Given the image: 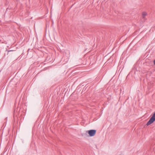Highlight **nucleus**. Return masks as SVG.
Returning <instances> with one entry per match:
<instances>
[{
    "instance_id": "f257e3e1",
    "label": "nucleus",
    "mask_w": 155,
    "mask_h": 155,
    "mask_svg": "<svg viewBox=\"0 0 155 155\" xmlns=\"http://www.w3.org/2000/svg\"><path fill=\"white\" fill-rule=\"evenodd\" d=\"M155 121V113H154L153 116L150 118L149 121L147 122V125H149L153 123Z\"/></svg>"
},
{
    "instance_id": "f03ea898",
    "label": "nucleus",
    "mask_w": 155,
    "mask_h": 155,
    "mask_svg": "<svg viewBox=\"0 0 155 155\" xmlns=\"http://www.w3.org/2000/svg\"><path fill=\"white\" fill-rule=\"evenodd\" d=\"M88 134L90 136L92 137L95 135L96 130H90L88 131Z\"/></svg>"
},
{
    "instance_id": "7ed1b4c3",
    "label": "nucleus",
    "mask_w": 155,
    "mask_h": 155,
    "mask_svg": "<svg viewBox=\"0 0 155 155\" xmlns=\"http://www.w3.org/2000/svg\"><path fill=\"white\" fill-rule=\"evenodd\" d=\"M142 15L143 18H144L147 15V13L145 12H143L142 13Z\"/></svg>"
},
{
    "instance_id": "20e7f679",
    "label": "nucleus",
    "mask_w": 155,
    "mask_h": 155,
    "mask_svg": "<svg viewBox=\"0 0 155 155\" xmlns=\"http://www.w3.org/2000/svg\"><path fill=\"white\" fill-rule=\"evenodd\" d=\"M6 51H8L7 54H8L9 52L12 51H12V50H9V51L6 50Z\"/></svg>"
},
{
    "instance_id": "39448f33",
    "label": "nucleus",
    "mask_w": 155,
    "mask_h": 155,
    "mask_svg": "<svg viewBox=\"0 0 155 155\" xmlns=\"http://www.w3.org/2000/svg\"><path fill=\"white\" fill-rule=\"evenodd\" d=\"M153 63L155 65V60L153 61Z\"/></svg>"
},
{
    "instance_id": "423d86ee",
    "label": "nucleus",
    "mask_w": 155,
    "mask_h": 155,
    "mask_svg": "<svg viewBox=\"0 0 155 155\" xmlns=\"http://www.w3.org/2000/svg\"><path fill=\"white\" fill-rule=\"evenodd\" d=\"M47 24H46V28H47Z\"/></svg>"
}]
</instances>
